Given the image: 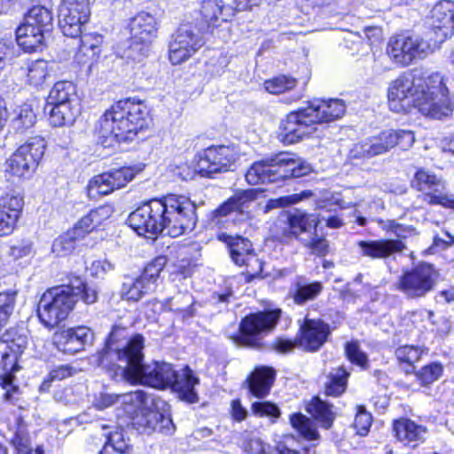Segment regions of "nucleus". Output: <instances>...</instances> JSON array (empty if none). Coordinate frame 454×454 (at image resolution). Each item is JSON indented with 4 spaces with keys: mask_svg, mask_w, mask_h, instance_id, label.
Here are the masks:
<instances>
[{
    "mask_svg": "<svg viewBox=\"0 0 454 454\" xmlns=\"http://www.w3.org/2000/svg\"><path fill=\"white\" fill-rule=\"evenodd\" d=\"M124 328L114 327L101 355V363L116 360L121 377L128 382L141 384L157 389L171 387L180 399L195 403L199 401L195 386L200 380L186 366L180 372L166 362L153 361L144 364L145 339L135 334L124 343H118Z\"/></svg>",
    "mask_w": 454,
    "mask_h": 454,
    "instance_id": "nucleus-1",
    "label": "nucleus"
},
{
    "mask_svg": "<svg viewBox=\"0 0 454 454\" xmlns=\"http://www.w3.org/2000/svg\"><path fill=\"white\" fill-rule=\"evenodd\" d=\"M196 207L190 199L169 194L162 200H153L133 211L129 225L139 235L154 239L158 234L179 237L194 229Z\"/></svg>",
    "mask_w": 454,
    "mask_h": 454,
    "instance_id": "nucleus-2",
    "label": "nucleus"
},
{
    "mask_svg": "<svg viewBox=\"0 0 454 454\" xmlns=\"http://www.w3.org/2000/svg\"><path fill=\"white\" fill-rule=\"evenodd\" d=\"M387 98L390 109L396 113L415 107L425 116L442 119L453 111L448 88L438 75L424 79L405 73L389 84Z\"/></svg>",
    "mask_w": 454,
    "mask_h": 454,
    "instance_id": "nucleus-3",
    "label": "nucleus"
},
{
    "mask_svg": "<svg viewBox=\"0 0 454 454\" xmlns=\"http://www.w3.org/2000/svg\"><path fill=\"white\" fill-rule=\"evenodd\" d=\"M146 107L141 102L120 100L99 119L98 129L104 137L118 142L131 141L146 125Z\"/></svg>",
    "mask_w": 454,
    "mask_h": 454,
    "instance_id": "nucleus-4",
    "label": "nucleus"
},
{
    "mask_svg": "<svg viewBox=\"0 0 454 454\" xmlns=\"http://www.w3.org/2000/svg\"><path fill=\"white\" fill-rule=\"evenodd\" d=\"M311 171V166L291 154L282 153L274 158L254 162L247 171L246 180L251 185L301 177Z\"/></svg>",
    "mask_w": 454,
    "mask_h": 454,
    "instance_id": "nucleus-5",
    "label": "nucleus"
},
{
    "mask_svg": "<svg viewBox=\"0 0 454 454\" xmlns=\"http://www.w3.org/2000/svg\"><path fill=\"white\" fill-rule=\"evenodd\" d=\"M320 219L312 214L295 209L287 215V226L283 230L281 241L295 238L313 254L324 256L328 252V242L317 234Z\"/></svg>",
    "mask_w": 454,
    "mask_h": 454,
    "instance_id": "nucleus-6",
    "label": "nucleus"
},
{
    "mask_svg": "<svg viewBox=\"0 0 454 454\" xmlns=\"http://www.w3.org/2000/svg\"><path fill=\"white\" fill-rule=\"evenodd\" d=\"M414 142L415 136L411 130H384L377 136L354 145L349 156L351 159H368L385 153L395 146L407 150L412 146Z\"/></svg>",
    "mask_w": 454,
    "mask_h": 454,
    "instance_id": "nucleus-7",
    "label": "nucleus"
},
{
    "mask_svg": "<svg viewBox=\"0 0 454 454\" xmlns=\"http://www.w3.org/2000/svg\"><path fill=\"white\" fill-rule=\"evenodd\" d=\"M48 105L52 106L49 117L52 126L72 124L80 114L74 84L68 81L56 82L48 95Z\"/></svg>",
    "mask_w": 454,
    "mask_h": 454,
    "instance_id": "nucleus-8",
    "label": "nucleus"
},
{
    "mask_svg": "<svg viewBox=\"0 0 454 454\" xmlns=\"http://www.w3.org/2000/svg\"><path fill=\"white\" fill-rule=\"evenodd\" d=\"M75 302L72 288L63 286L49 289L39 301L38 317L46 327L53 328L68 317Z\"/></svg>",
    "mask_w": 454,
    "mask_h": 454,
    "instance_id": "nucleus-9",
    "label": "nucleus"
},
{
    "mask_svg": "<svg viewBox=\"0 0 454 454\" xmlns=\"http://www.w3.org/2000/svg\"><path fill=\"white\" fill-rule=\"evenodd\" d=\"M204 34L202 27L196 24L193 19L184 20L168 43L169 61L173 65H179L190 59L203 46Z\"/></svg>",
    "mask_w": 454,
    "mask_h": 454,
    "instance_id": "nucleus-10",
    "label": "nucleus"
},
{
    "mask_svg": "<svg viewBox=\"0 0 454 454\" xmlns=\"http://www.w3.org/2000/svg\"><path fill=\"white\" fill-rule=\"evenodd\" d=\"M46 148L41 136L29 137L5 162V173L18 178L30 177L38 167Z\"/></svg>",
    "mask_w": 454,
    "mask_h": 454,
    "instance_id": "nucleus-11",
    "label": "nucleus"
},
{
    "mask_svg": "<svg viewBox=\"0 0 454 454\" xmlns=\"http://www.w3.org/2000/svg\"><path fill=\"white\" fill-rule=\"evenodd\" d=\"M439 273L432 264L421 262L399 277L395 286L408 299H420L433 291Z\"/></svg>",
    "mask_w": 454,
    "mask_h": 454,
    "instance_id": "nucleus-12",
    "label": "nucleus"
},
{
    "mask_svg": "<svg viewBox=\"0 0 454 454\" xmlns=\"http://www.w3.org/2000/svg\"><path fill=\"white\" fill-rule=\"evenodd\" d=\"M280 315L281 309H276L247 316L240 323V334L233 338L234 342L259 348L261 337L277 325Z\"/></svg>",
    "mask_w": 454,
    "mask_h": 454,
    "instance_id": "nucleus-13",
    "label": "nucleus"
},
{
    "mask_svg": "<svg viewBox=\"0 0 454 454\" xmlns=\"http://www.w3.org/2000/svg\"><path fill=\"white\" fill-rule=\"evenodd\" d=\"M411 185L424 195V201L429 205H439L454 209V195L444 192L445 181L434 173L419 168L414 176Z\"/></svg>",
    "mask_w": 454,
    "mask_h": 454,
    "instance_id": "nucleus-14",
    "label": "nucleus"
},
{
    "mask_svg": "<svg viewBox=\"0 0 454 454\" xmlns=\"http://www.w3.org/2000/svg\"><path fill=\"white\" fill-rule=\"evenodd\" d=\"M239 158V149L234 145H212L204 150L200 157L197 168L203 176L232 170Z\"/></svg>",
    "mask_w": 454,
    "mask_h": 454,
    "instance_id": "nucleus-15",
    "label": "nucleus"
},
{
    "mask_svg": "<svg viewBox=\"0 0 454 454\" xmlns=\"http://www.w3.org/2000/svg\"><path fill=\"white\" fill-rule=\"evenodd\" d=\"M431 52L429 43L419 35L391 37L387 54L395 63L408 66L415 59H424Z\"/></svg>",
    "mask_w": 454,
    "mask_h": 454,
    "instance_id": "nucleus-16",
    "label": "nucleus"
},
{
    "mask_svg": "<svg viewBox=\"0 0 454 454\" xmlns=\"http://www.w3.org/2000/svg\"><path fill=\"white\" fill-rule=\"evenodd\" d=\"M308 105L289 113L280 124V136L283 143L295 144L310 136L317 130V121Z\"/></svg>",
    "mask_w": 454,
    "mask_h": 454,
    "instance_id": "nucleus-17",
    "label": "nucleus"
},
{
    "mask_svg": "<svg viewBox=\"0 0 454 454\" xmlns=\"http://www.w3.org/2000/svg\"><path fill=\"white\" fill-rule=\"evenodd\" d=\"M90 16V0H62L59 8V25L66 36L76 38Z\"/></svg>",
    "mask_w": 454,
    "mask_h": 454,
    "instance_id": "nucleus-18",
    "label": "nucleus"
},
{
    "mask_svg": "<svg viewBox=\"0 0 454 454\" xmlns=\"http://www.w3.org/2000/svg\"><path fill=\"white\" fill-rule=\"evenodd\" d=\"M132 425L139 433L148 435L153 433L172 435L176 431V427L169 416H165L149 407L141 410V413L132 417Z\"/></svg>",
    "mask_w": 454,
    "mask_h": 454,
    "instance_id": "nucleus-19",
    "label": "nucleus"
},
{
    "mask_svg": "<svg viewBox=\"0 0 454 454\" xmlns=\"http://www.w3.org/2000/svg\"><path fill=\"white\" fill-rule=\"evenodd\" d=\"M93 340L91 330L86 326L68 328L54 334L53 342L56 348L69 355L76 354L90 345Z\"/></svg>",
    "mask_w": 454,
    "mask_h": 454,
    "instance_id": "nucleus-20",
    "label": "nucleus"
},
{
    "mask_svg": "<svg viewBox=\"0 0 454 454\" xmlns=\"http://www.w3.org/2000/svg\"><path fill=\"white\" fill-rule=\"evenodd\" d=\"M299 347L306 351L318 350L327 340L330 334L329 325L321 319L305 317L300 325Z\"/></svg>",
    "mask_w": 454,
    "mask_h": 454,
    "instance_id": "nucleus-21",
    "label": "nucleus"
},
{
    "mask_svg": "<svg viewBox=\"0 0 454 454\" xmlns=\"http://www.w3.org/2000/svg\"><path fill=\"white\" fill-rule=\"evenodd\" d=\"M23 207V198L18 194L7 193L0 197V237L12 233Z\"/></svg>",
    "mask_w": 454,
    "mask_h": 454,
    "instance_id": "nucleus-22",
    "label": "nucleus"
},
{
    "mask_svg": "<svg viewBox=\"0 0 454 454\" xmlns=\"http://www.w3.org/2000/svg\"><path fill=\"white\" fill-rule=\"evenodd\" d=\"M430 20L432 29L440 39L450 36L454 28V2H437L430 12Z\"/></svg>",
    "mask_w": 454,
    "mask_h": 454,
    "instance_id": "nucleus-23",
    "label": "nucleus"
},
{
    "mask_svg": "<svg viewBox=\"0 0 454 454\" xmlns=\"http://www.w3.org/2000/svg\"><path fill=\"white\" fill-rule=\"evenodd\" d=\"M201 20L195 21L206 32L210 27H217L221 22L228 21L234 16L233 6H225L222 1L205 0L201 3L200 11Z\"/></svg>",
    "mask_w": 454,
    "mask_h": 454,
    "instance_id": "nucleus-24",
    "label": "nucleus"
},
{
    "mask_svg": "<svg viewBox=\"0 0 454 454\" xmlns=\"http://www.w3.org/2000/svg\"><path fill=\"white\" fill-rule=\"evenodd\" d=\"M307 105L317 124L331 122L340 119L346 113V105L338 98L321 99L315 98L308 101Z\"/></svg>",
    "mask_w": 454,
    "mask_h": 454,
    "instance_id": "nucleus-25",
    "label": "nucleus"
},
{
    "mask_svg": "<svg viewBox=\"0 0 454 454\" xmlns=\"http://www.w3.org/2000/svg\"><path fill=\"white\" fill-rule=\"evenodd\" d=\"M359 253L371 259H386L405 248L404 244L398 239L361 240L357 242Z\"/></svg>",
    "mask_w": 454,
    "mask_h": 454,
    "instance_id": "nucleus-26",
    "label": "nucleus"
},
{
    "mask_svg": "<svg viewBox=\"0 0 454 454\" xmlns=\"http://www.w3.org/2000/svg\"><path fill=\"white\" fill-rule=\"evenodd\" d=\"M106 442L99 454H131V448L124 436L123 429L114 424L99 423L97 427Z\"/></svg>",
    "mask_w": 454,
    "mask_h": 454,
    "instance_id": "nucleus-27",
    "label": "nucleus"
},
{
    "mask_svg": "<svg viewBox=\"0 0 454 454\" xmlns=\"http://www.w3.org/2000/svg\"><path fill=\"white\" fill-rule=\"evenodd\" d=\"M393 431L396 439L404 445L417 447L426 439L427 428L409 419H400L394 422Z\"/></svg>",
    "mask_w": 454,
    "mask_h": 454,
    "instance_id": "nucleus-28",
    "label": "nucleus"
},
{
    "mask_svg": "<svg viewBox=\"0 0 454 454\" xmlns=\"http://www.w3.org/2000/svg\"><path fill=\"white\" fill-rule=\"evenodd\" d=\"M218 239L226 244L231 260L237 265H244L254 259L251 242L241 236H232L225 232L218 234Z\"/></svg>",
    "mask_w": 454,
    "mask_h": 454,
    "instance_id": "nucleus-29",
    "label": "nucleus"
},
{
    "mask_svg": "<svg viewBox=\"0 0 454 454\" xmlns=\"http://www.w3.org/2000/svg\"><path fill=\"white\" fill-rule=\"evenodd\" d=\"M251 200V192L248 191L236 193L213 212V222L219 224L223 222L222 219L223 217H228L234 220L232 215H243L245 209L248 207L247 204Z\"/></svg>",
    "mask_w": 454,
    "mask_h": 454,
    "instance_id": "nucleus-30",
    "label": "nucleus"
},
{
    "mask_svg": "<svg viewBox=\"0 0 454 454\" xmlns=\"http://www.w3.org/2000/svg\"><path fill=\"white\" fill-rule=\"evenodd\" d=\"M275 380V371L270 367H259L247 378L250 393L262 399L268 395Z\"/></svg>",
    "mask_w": 454,
    "mask_h": 454,
    "instance_id": "nucleus-31",
    "label": "nucleus"
},
{
    "mask_svg": "<svg viewBox=\"0 0 454 454\" xmlns=\"http://www.w3.org/2000/svg\"><path fill=\"white\" fill-rule=\"evenodd\" d=\"M130 35L137 40L153 42L156 37V20L148 12H140L129 23Z\"/></svg>",
    "mask_w": 454,
    "mask_h": 454,
    "instance_id": "nucleus-32",
    "label": "nucleus"
},
{
    "mask_svg": "<svg viewBox=\"0 0 454 454\" xmlns=\"http://www.w3.org/2000/svg\"><path fill=\"white\" fill-rule=\"evenodd\" d=\"M45 36L38 29L28 23L24 22L16 29V40L18 44L27 52L41 49Z\"/></svg>",
    "mask_w": 454,
    "mask_h": 454,
    "instance_id": "nucleus-33",
    "label": "nucleus"
},
{
    "mask_svg": "<svg viewBox=\"0 0 454 454\" xmlns=\"http://www.w3.org/2000/svg\"><path fill=\"white\" fill-rule=\"evenodd\" d=\"M25 21L28 26H33L45 36L51 31L53 26L52 12L42 5L32 7L25 16Z\"/></svg>",
    "mask_w": 454,
    "mask_h": 454,
    "instance_id": "nucleus-34",
    "label": "nucleus"
},
{
    "mask_svg": "<svg viewBox=\"0 0 454 454\" xmlns=\"http://www.w3.org/2000/svg\"><path fill=\"white\" fill-rule=\"evenodd\" d=\"M150 401H152L150 395L144 390L120 395V403L131 418L141 413V410L146 409Z\"/></svg>",
    "mask_w": 454,
    "mask_h": 454,
    "instance_id": "nucleus-35",
    "label": "nucleus"
},
{
    "mask_svg": "<svg viewBox=\"0 0 454 454\" xmlns=\"http://www.w3.org/2000/svg\"><path fill=\"white\" fill-rule=\"evenodd\" d=\"M194 298L188 293H178L164 302V307L174 311L183 317V318L190 317L194 315Z\"/></svg>",
    "mask_w": 454,
    "mask_h": 454,
    "instance_id": "nucleus-36",
    "label": "nucleus"
},
{
    "mask_svg": "<svg viewBox=\"0 0 454 454\" xmlns=\"http://www.w3.org/2000/svg\"><path fill=\"white\" fill-rule=\"evenodd\" d=\"M306 411L326 429L330 428L334 420V413L332 405L322 401L319 397H314L306 407Z\"/></svg>",
    "mask_w": 454,
    "mask_h": 454,
    "instance_id": "nucleus-37",
    "label": "nucleus"
},
{
    "mask_svg": "<svg viewBox=\"0 0 454 454\" xmlns=\"http://www.w3.org/2000/svg\"><path fill=\"white\" fill-rule=\"evenodd\" d=\"M349 373L343 367L332 369L325 383V393L328 396L338 397L347 387Z\"/></svg>",
    "mask_w": 454,
    "mask_h": 454,
    "instance_id": "nucleus-38",
    "label": "nucleus"
},
{
    "mask_svg": "<svg viewBox=\"0 0 454 454\" xmlns=\"http://www.w3.org/2000/svg\"><path fill=\"white\" fill-rule=\"evenodd\" d=\"M152 289L141 277L135 279L127 278L122 284L121 295L124 300L137 301Z\"/></svg>",
    "mask_w": 454,
    "mask_h": 454,
    "instance_id": "nucleus-39",
    "label": "nucleus"
},
{
    "mask_svg": "<svg viewBox=\"0 0 454 454\" xmlns=\"http://www.w3.org/2000/svg\"><path fill=\"white\" fill-rule=\"evenodd\" d=\"M426 352V349L419 346L403 345L397 348L395 354L399 363L405 366V372L411 373L414 371V364L419 362Z\"/></svg>",
    "mask_w": 454,
    "mask_h": 454,
    "instance_id": "nucleus-40",
    "label": "nucleus"
},
{
    "mask_svg": "<svg viewBox=\"0 0 454 454\" xmlns=\"http://www.w3.org/2000/svg\"><path fill=\"white\" fill-rule=\"evenodd\" d=\"M36 121V114L30 104H23L14 110L12 123L13 129L20 133L32 128Z\"/></svg>",
    "mask_w": 454,
    "mask_h": 454,
    "instance_id": "nucleus-41",
    "label": "nucleus"
},
{
    "mask_svg": "<svg viewBox=\"0 0 454 454\" xmlns=\"http://www.w3.org/2000/svg\"><path fill=\"white\" fill-rule=\"evenodd\" d=\"M293 428L304 439L314 441L319 438L314 422L305 415L297 412L293 413L289 417Z\"/></svg>",
    "mask_w": 454,
    "mask_h": 454,
    "instance_id": "nucleus-42",
    "label": "nucleus"
},
{
    "mask_svg": "<svg viewBox=\"0 0 454 454\" xmlns=\"http://www.w3.org/2000/svg\"><path fill=\"white\" fill-rule=\"evenodd\" d=\"M67 287L72 288V296L78 301L80 298L86 304H93L98 299V290L96 286L84 283L81 278L72 280Z\"/></svg>",
    "mask_w": 454,
    "mask_h": 454,
    "instance_id": "nucleus-43",
    "label": "nucleus"
},
{
    "mask_svg": "<svg viewBox=\"0 0 454 454\" xmlns=\"http://www.w3.org/2000/svg\"><path fill=\"white\" fill-rule=\"evenodd\" d=\"M27 82L34 87L42 86L50 75L49 63L37 59L29 63L26 69Z\"/></svg>",
    "mask_w": 454,
    "mask_h": 454,
    "instance_id": "nucleus-44",
    "label": "nucleus"
},
{
    "mask_svg": "<svg viewBox=\"0 0 454 454\" xmlns=\"http://www.w3.org/2000/svg\"><path fill=\"white\" fill-rule=\"evenodd\" d=\"M323 291L321 282L315 281L313 283L298 282L293 299L295 304L303 305L307 301L315 300Z\"/></svg>",
    "mask_w": 454,
    "mask_h": 454,
    "instance_id": "nucleus-45",
    "label": "nucleus"
},
{
    "mask_svg": "<svg viewBox=\"0 0 454 454\" xmlns=\"http://www.w3.org/2000/svg\"><path fill=\"white\" fill-rule=\"evenodd\" d=\"M79 239L77 235L69 230L53 241L52 253L58 256H66L75 249L76 242Z\"/></svg>",
    "mask_w": 454,
    "mask_h": 454,
    "instance_id": "nucleus-46",
    "label": "nucleus"
},
{
    "mask_svg": "<svg viewBox=\"0 0 454 454\" xmlns=\"http://www.w3.org/2000/svg\"><path fill=\"white\" fill-rule=\"evenodd\" d=\"M16 296L17 290L13 288L2 290V287H0V328L8 322L10 316L12 314Z\"/></svg>",
    "mask_w": 454,
    "mask_h": 454,
    "instance_id": "nucleus-47",
    "label": "nucleus"
},
{
    "mask_svg": "<svg viewBox=\"0 0 454 454\" xmlns=\"http://www.w3.org/2000/svg\"><path fill=\"white\" fill-rule=\"evenodd\" d=\"M87 189L89 196L93 198L98 195H107L115 190L107 172L94 176L90 181Z\"/></svg>",
    "mask_w": 454,
    "mask_h": 454,
    "instance_id": "nucleus-48",
    "label": "nucleus"
},
{
    "mask_svg": "<svg viewBox=\"0 0 454 454\" xmlns=\"http://www.w3.org/2000/svg\"><path fill=\"white\" fill-rule=\"evenodd\" d=\"M297 80L286 75L276 76L264 82L265 90L271 94H281L294 89Z\"/></svg>",
    "mask_w": 454,
    "mask_h": 454,
    "instance_id": "nucleus-49",
    "label": "nucleus"
},
{
    "mask_svg": "<svg viewBox=\"0 0 454 454\" xmlns=\"http://www.w3.org/2000/svg\"><path fill=\"white\" fill-rule=\"evenodd\" d=\"M167 263L165 256H158L149 262L142 275L140 276L149 286L153 288V286Z\"/></svg>",
    "mask_w": 454,
    "mask_h": 454,
    "instance_id": "nucleus-50",
    "label": "nucleus"
},
{
    "mask_svg": "<svg viewBox=\"0 0 454 454\" xmlns=\"http://www.w3.org/2000/svg\"><path fill=\"white\" fill-rule=\"evenodd\" d=\"M312 193L309 191H304L301 193L291 194L287 196L279 197L278 199H270L267 201L264 207V212L268 213L274 208H279L286 206L296 204L302 200L304 198L311 196Z\"/></svg>",
    "mask_w": 454,
    "mask_h": 454,
    "instance_id": "nucleus-51",
    "label": "nucleus"
},
{
    "mask_svg": "<svg viewBox=\"0 0 454 454\" xmlns=\"http://www.w3.org/2000/svg\"><path fill=\"white\" fill-rule=\"evenodd\" d=\"M442 373V367L438 363L425 365L416 372V378L423 386H428L436 381Z\"/></svg>",
    "mask_w": 454,
    "mask_h": 454,
    "instance_id": "nucleus-52",
    "label": "nucleus"
},
{
    "mask_svg": "<svg viewBox=\"0 0 454 454\" xmlns=\"http://www.w3.org/2000/svg\"><path fill=\"white\" fill-rule=\"evenodd\" d=\"M152 42H144L137 40L130 36V43L125 53L128 59L135 61H141L145 57L148 56Z\"/></svg>",
    "mask_w": 454,
    "mask_h": 454,
    "instance_id": "nucleus-53",
    "label": "nucleus"
},
{
    "mask_svg": "<svg viewBox=\"0 0 454 454\" xmlns=\"http://www.w3.org/2000/svg\"><path fill=\"white\" fill-rule=\"evenodd\" d=\"M252 413L258 417H269L275 419L281 415L279 408L273 403L268 401L254 402L251 405Z\"/></svg>",
    "mask_w": 454,
    "mask_h": 454,
    "instance_id": "nucleus-54",
    "label": "nucleus"
},
{
    "mask_svg": "<svg viewBox=\"0 0 454 454\" xmlns=\"http://www.w3.org/2000/svg\"><path fill=\"white\" fill-rule=\"evenodd\" d=\"M107 173L110 176L112 185H114L115 190L126 186L136 176L135 170L132 168L127 167L112 169Z\"/></svg>",
    "mask_w": 454,
    "mask_h": 454,
    "instance_id": "nucleus-55",
    "label": "nucleus"
},
{
    "mask_svg": "<svg viewBox=\"0 0 454 454\" xmlns=\"http://www.w3.org/2000/svg\"><path fill=\"white\" fill-rule=\"evenodd\" d=\"M33 253V242L29 239H21L9 247L7 254L12 261H18L32 255Z\"/></svg>",
    "mask_w": 454,
    "mask_h": 454,
    "instance_id": "nucleus-56",
    "label": "nucleus"
},
{
    "mask_svg": "<svg viewBox=\"0 0 454 454\" xmlns=\"http://www.w3.org/2000/svg\"><path fill=\"white\" fill-rule=\"evenodd\" d=\"M345 353L351 363L362 367L367 364V356L360 349L357 341L347 342L345 345Z\"/></svg>",
    "mask_w": 454,
    "mask_h": 454,
    "instance_id": "nucleus-57",
    "label": "nucleus"
},
{
    "mask_svg": "<svg viewBox=\"0 0 454 454\" xmlns=\"http://www.w3.org/2000/svg\"><path fill=\"white\" fill-rule=\"evenodd\" d=\"M372 415L367 412L364 408L358 407V411L355 417L354 427L360 435H365L372 425Z\"/></svg>",
    "mask_w": 454,
    "mask_h": 454,
    "instance_id": "nucleus-58",
    "label": "nucleus"
},
{
    "mask_svg": "<svg viewBox=\"0 0 454 454\" xmlns=\"http://www.w3.org/2000/svg\"><path fill=\"white\" fill-rule=\"evenodd\" d=\"M116 403H120V395L101 392L95 396L92 406L98 411H103Z\"/></svg>",
    "mask_w": 454,
    "mask_h": 454,
    "instance_id": "nucleus-59",
    "label": "nucleus"
},
{
    "mask_svg": "<svg viewBox=\"0 0 454 454\" xmlns=\"http://www.w3.org/2000/svg\"><path fill=\"white\" fill-rule=\"evenodd\" d=\"M299 346V340L296 339L292 340L290 339H286L282 337L276 338L270 343V349L279 353V354H287L294 350L295 347Z\"/></svg>",
    "mask_w": 454,
    "mask_h": 454,
    "instance_id": "nucleus-60",
    "label": "nucleus"
},
{
    "mask_svg": "<svg viewBox=\"0 0 454 454\" xmlns=\"http://www.w3.org/2000/svg\"><path fill=\"white\" fill-rule=\"evenodd\" d=\"M97 226L95 223L92 221L91 217H90V214H88L80 219L74 227L71 230L81 239H83L87 233H90Z\"/></svg>",
    "mask_w": 454,
    "mask_h": 454,
    "instance_id": "nucleus-61",
    "label": "nucleus"
},
{
    "mask_svg": "<svg viewBox=\"0 0 454 454\" xmlns=\"http://www.w3.org/2000/svg\"><path fill=\"white\" fill-rule=\"evenodd\" d=\"M114 210L110 205H103L90 211V217L95 223L96 226L101 224L105 220L108 219Z\"/></svg>",
    "mask_w": 454,
    "mask_h": 454,
    "instance_id": "nucleus-62",
    "label": "nucleus"
},
{
    "mask_svg": "<svg viewBox=\"0 0 454 454\" xmlns=\"http://www.w3.org/2000/svg\"><path fill=\"white\" fill-rule=\"evenodd\" d=\"M74 369L69 364H61L52 369L49 373L51 381L62 380L74 374Z\"/></svg>",
    "mask_w": 454,
    "mask_h": 454,
    "instance_id": "nucleus-63",
    "label": "nucleus"
},
{
    "mask_svg": "<svg viewBox=\"0 0 454 454\" xmlns=\"http://www.w3.org/2000/svg\"><path fill=\"white\" fill-rule=\"evenodd\" d=\"M266 444L259 438L250 439L245 445L247 454H267Z\"/></svg>",
    "mask_w": 454,
    "mask_h": 454,
    "instance_id": "nucleus-64",
    "label": "nucleus"
}]
</instances>
